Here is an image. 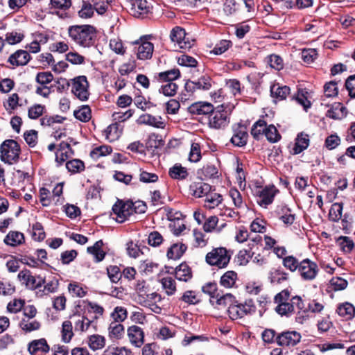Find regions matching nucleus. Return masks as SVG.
I'll use <instances>...</instances> for the list:
<instances>
[{
    "instance_id": "f257e3e1",
    "label": "nucleus",
    "mask_w": 355,
    "mask_h": 355,
    "mask_svg": "<svg viewBox=\"0 0 355 355\" xmlns=\"http://www.w3.org/2000/svg\"><path fill=\"white\" fill-rule=\"evenodd\" d=\"M251 135L256 139L265 135L270 143H276L281 139V135L274 125L267 126L266 122L263 119L258 120L252 127Z\"/></svg>"
},
{
    "instance_id": "f03ea898",
    "label": "nucleus",
    "mask_w": 355,
    "mask_h": 355,
    "mask_svg": "<svg viewBox=\"0 0 355 355\" xmlns=\"http://www.w3.org/2000/svg\"><path fill=\"white\" fill-rule=\"evenodd\" d=\"M69 35L78 44H89L96 37V31L89 25L73 26L69 28Z\"/></svg>"
},
{
    "instance_id": "7ed1b4c3",
    "label": "nucleus",
    "mask_w": 355,
    "mask_h": 355,
    "mask_svg": "<svg viewBox=\"0 0 355 355\" xmlns=\"http://www.w3.org/2000/svg\"><path fill=\"white\" fill-rule=\"evenodd\" d=\"M231 254L223 247L213 248L205 257L206 262L211 266L218 268H226L230 263Z\"/></svg>"
},
{
    "instance_id": "20e7f679",
    "label": "nucleus",
    "mask_w": 355,
    "mask_h": 355,
    "mask_svg": "<svg viewBox=\"0 0 355 355\" xmlns=\"http://www.w3.org/2000/svg\"><path fill=\"white\" fill-rule=\"evenodd\" d=\"M0 151L1 160L12 164L19 159L20 146L15 140L7 139L1 144Z\"/></svg>"
},
{
    "instance_id": "39448f33",
    "label": "nucleus",
    "mask_w": 355,
    "mask_h": 355,
    "mask_svg": "<svg viewBox=\"0 0 355 355\" xmlns=\"http://www.w3.org/2000/svg\"><path fill=\"white\" fill-rule=\"evenodd\" d=\"M17 280L22 286L31 291L40 288L45 283V278L40 275L35 276L28 269L24 268L17 275Z\"/></svg>"
},
{
    "instance_id": "423d86ee",
    "label": "nucleus",
    "mask_w": 355,
    "mask_h": 355,
    "mask_svg": "<svg viewBox=\"0 0 355 355\" xmlns=\"http://www.w3.org/2000/svg\"><path fill=\"white\" fill-rule=\"evenodd\" d=\"M256 311V306L252 300H245L244 303H236L229 307L227 313L232 320L242 318L245 315H251Z\"/></svg>"
},
{
    "instance_id": "0eeeda50",
    "label": "nucleus",
    "mask_w": 355,
    "mask_h": 355,
    "mask_svg": "<svg viewBox=\"0 0 355 355\" xmlns=\"http://www.w3.org/2000/svg\"><path fill=\"white\" fill-rule=\"evenodd\" d=\"M277 191L275 186L257 187L255 189L254 195L258 205L266 208L272 203Z\"/></svg>"
},
{
    "instance_id": "6e6552de",
    "label": "nucleus",
    "mask_w": 355,
    "mask_h": 355,
    "mask_svg": "<svg viewBox=\"0 0 355 355\" xmlns=\"http://www.w3.org/2000/svg\"><path fill=\"white\" fill-rule=\"evenodd\" d=\"M229 123L227 113L223 109V106H218L209 113V126L214 129L225 128Z\"/></svg>"
},
{
    "instance_id": "1a4fd4ad",
    "label": "nucleus",
    "mask_w": 355,
    "mask_h": 355,
    "mask_svg": "<svg viewBox=\"0 0 355 355\" xmlns=\"http://www.w3.org/2000/svg\"><path fill=\"white\" fill-rule=\"evenodd\" d=\"M89 83L86 76H80L72 80L71 92L80 101H87L89 96Z\"/></svg>"
},
{
    "instance_id": "9d476101",
    "label": "nucleus",
    "mask_w": 355,
    "mask_h": 355,
    "mask_svg": "<svg viewBox=\"0 0 355 355\" xmlns=\"http://www.w3.org/2000/svg\"><path fill=\"white\" fill-rule=\"evenodd\" d=\"M298 272L304 281L313 280L319 272L317 263L309 259H304L300 262Z\"/></svg>"
},
{
    "instance_id": "9b49d317",
    "label": "nucleus",
    "mask_w": 355,
    "mask_h": 355,
    "mask_svg": "<svg viewBox=\"0 0 355 355\" xmlns=\"http://www.w3.org/2000/svg\"><path fill=\"white\" fill-rule=\"evenodd\" d=\"M301 338L300 333L296 331H286L277 335L276 343L283 347H291L297 345Z\"/></svg>"
},
{
    "instance_id": "f8f14e48",
    "label": "nucleus",
    "mask_w": 355,
    "mask_h": 355,
    "mask_svg": "<svg viewBox=\"0 0 355 355\" xmlns=\"http://www.w3.org/2000/svg\"><path fill=\"white\" fill-rule=\"evenodd\" d=\"M133 202H123L121 200L117 201L112 207V211L116 216V220L122 223L133 214Z\"/></svg>"
},
{
    "instance_id": "ddd939ff",
    "label": "nucleus",
    "mask_w": 355,
    "mask_h": 355,
    "mask_svg": "<svg viewBox=\"0 0 355 355\" xmlns=\"http://www.w3.org/2000/svg\"><path fill=\"white\" fill-rule=\"evenodd\" d=\"M170 38L172 42L181 44H190L191 42H196V39L185 30L180 26L174 27L170 33Z\"/></svg>"
},
{
    "instance_id": "4468645a",
    "label": "nucleus",
    "mask_w": 355,
    "mask_h": 355,
    "mask_svg": "<svg viewBox=\"0 0 355 355\" xmlns=\"http://www.w3.org/2000/svg\"><path fill=\"white\" fill-rule=\"evenodd\" d=\"M248 138V134L245 126L237 125L233 127V135L230 139L231 143L239 147L246 145Z\"/></svg>"
},
{
    "instance_id": "2eb2a0df",
    "label": "nucleus",
    "mask_w": 355,
    "mask_h": 355,
    "mask_svg": "<svg viewBox=\"0 0 355 355\" xmlns=\"http://www.w3.org/2000/svg\"><path fill=\"white\" fill-rule=\"evenodd\" d=\"M49 350L50 347L45 338L33 340L28 345V351L31 355H42Z\"/></svg>"
},
{
    "instance_id": "dca6fc26",
    "label": "nucleus",
    "mask_w": 355,
    "mask_h": 355,
    "mask_svg": "<svg viewBox=\"0 0 355 355\" xmlns=\"http://www.w3.org/2000/svg\"><path fill=\"white\" fill-rule=\"evenodd\" d=\"M210 302L212 305H215L218 309L230 307L234 303H236L235 297L231 293H226L224 295H220L217 293L216 295L210 299Z\"/></svg>"
},
{
    "instance_id": "f3484780",
    "label": "nucleus",
    "mask_w": 355,
    "mask_h": 355,
    "mask_svg": "<svg viewBox=\"0 0 355 355\" xmlns=\"http://www.w3.org/2000/svg\"><path fill=\"white\" fill-rule=\"evenodd\" d=\"M213 105L205 101H198L191 104L188 111L193 115H207L213 111Z\"/></svg>"
},
{
    "instance_id": "a211bd4d",
    "label": "nucleus",
    "mask_w": 355,
    "mask_h": 355,
    "mask_svg": "<svg viewBox=\"0 0 355 355\" xmlns=\"http://www.w3.org/2000/svg\"><path fill=\"white\" fill-rule=\"evenodd\" d=\"M128 336L133 345L141 347L143 345L144 334L141 327L136 325L130 327L128 329Z\"/></svg>"
},
{
    "instance_id": "6ab92c4d",
    "label": "nucleus",
    "mask_w": 355,
    "mask_h": 355,
    "mask_svg": "<svg viewBox=\"0 0 355 355\" xmlns=\"http://www.w3.org/2000/svg\"><path fill=\"white\" fill-rule=\"evenodd\" d=\"M211 186L202 182H195L190 184L189 192L196 198H202L210 192Z\"/></svg>"
},
{
    "instance_id": "aec40b11",
    "label": "nucleus",
    "mask_w": 355,
    "mask_h": 355,
    "mask_svg": "<svg viewBox=\"0 0 355 355\" xmlns=\"http://www.w3.org/2000/svg\"><path fill=\"white\" fill-rule=\"evenodd\" d=\"M6 245L17 247L25 242V237L23 233L18 231H10L3 239Z\"/></svg>"
},
{
    "instance_id": "412c9836",
    "label": "nucleus",
    "mask_w": 355,
    "mask_h": 355,
    "mask_svg": "<svg viewBox=\"0 0 355 355\" xmlns=\"http://www.w3.org/2000/svg\"><path fill=\"white\" fill-rule=\"evenodd\" d=\"M174 274L176 279L185 282H189L193 277L191 268L185 263H182L177 266Z\"/></svg>"
},
{
    "instance_id": "4be33fe9",
    "label": "nucleus",
    "mask_w": 355,
    "mask_h": 355,
    "mask_svg": "<svg viewBox=\"0 0 355 355\" xmlns=\"http://www.w3.org/2000/svg\"><path fill=\"white\" fill-rule=\"evenodd\" d=\"M309 146V136L304 132L297 135L295 145L292 149L293 155H297L304 151Z\"/></svg>"
},
{
    "instance_id": "5701e85b",
    "label": "nucleus",
    "mask_w": 355,
    "mask_h": 355,
    "mask_svg": "<svg viewBox=\"0 0 355 355\" xmlns=\"http://www.w3.org/2000/svg\"><path fill=\"white\" fill-rule=\"evenodd\" d=\"M150 8V5L146 0H135L132 3L131 10L135 17H140L148 13Z\"/></svg>"
},
{
    "instance_id": "b1692460",
    "label": "nucleus",
    "mask_w": 355,
    "mask_h": 355,
    "mask_svg": "<svg viewBox=\"0 0 355 355\" xmlns=\"http://www.w3.org/2000/svg\"><path fill=\"white\" fill-rule=\"evenodd\" d=\"M30 58L31 56L26 51L18 50L9 57L8 62L12 65H25Z\"/></svg>"
},
{
    "instance_id": "393cba45",
    "label": "nucleus",
    "mask_w": 355,
    "mask_h": 355,
    "mask_svg": "<svg viewBox=\"0 0 355 355\" xmlns=\"http://www.w3.org/2000/svg\"><path fill=\"white\" fill-rule=\"evenodd\" d=\"M268 279L273 285H280L288 282V274L282 269H272L270 271Z\"/></svg>"
},
{
    "instance_id": "a878e982",
    "label": "nucleus",
    "mask_w": 355,
    "mask_h": 355,
    "mask_svg": "<svg viewBox=\"0 0 355 355\" xmlns=\"http://www.w3.org/2000/svg\"><path fill=\"white\" fill-rule=\"evenodd\" d=\"M279 218L286 225H292L295 220V215L286 205H283L277 209Z\"/></svg>"
},
{
    "instance_id": "bb28decb",
    "label": "nucleus",
    "mask_w": 355,
    "mask_h": 355,
    "mask_svg": "<svg viewBox=\"0 0 355 355\" xmlns=\"http://www.w3.org/2000/svg\"><path fill=\"white\" fill-rule=\"evenodd\" d=\"M139 122L157 128H164V122L161 116H155L149 114H143L139 117Z\"/></svg>"
},
{
    "instance_id": "cd10ccee",
    "label": "nucleus",
    "mask_w": 355,
    "mask_h": 355,
    "mask_svg": "<svg viewBox=\"0 0 355 355\" xmlns=\"http://www.w3.org/2000/svg\"><path fill=\"white\" fill-rule=\"evenodd\" d=\"M237 280V273L233 270H228L221 276L220 284L224 288H232L235 286Z\"/></svg>"
},
{
    "instance_id": "c85d7f7f",
    "label": "nucleus",
    "mask_w": 355,
    "mask_h": 355,
    "mask_svg": "<svg viewBox=\"0 0 355 355\" xmlns=\"http://www.w3.org/2000/svg\"><path fill=\"white\" fill-rule=\"evenodd\" d=\"M337 313L345 320H351L355 315V307L349 302L340 304L336 309Z\"/></svg>"
},
{
    "instance_id": "c756f323",
    "label": "nucleus",
    "mask_w": 355,
    "mask_h": 355,
    "mask_svg": "<svg viewBox=\"0 0 355 355\" xmlns=\"http://www.w3.org/2000/svg\"><path fill=\"white\" fill-rule=\"evenodd\" d=\"M168 175L172 179L183 180L188 177L189 173L187 168L177 163L169 168Z\"/></svg>"
},
{
    "instance_id": "7c9ffc66",
    "label": "nucleus",
    "mask_w": 355,
    "mask_h": 355,
    "mask_svg": "<svg viewBox=\"0 0 355 355\" xmlns=\"http://www.w3.org/2000/svg\"><path fill=\"white\" fill-rule=\"evenodd\" d=\"M180 77V71L178 69H173L158 73L155 78L158 82H173Z\"/></svg>"
},
{
    "instance_id": "2f4dec72",
    "label": "nucleus",
    "mask_w": 355,
    "mask_h": 355,
    "mask_svg": "<svg viewBox=\"0 0 355 355\" xmlns=\"http://www.w3.org/2000/svg\"><path fill=\"white\" fill-rule=\"evenodd\" d=\"M103 245V241L99 240L94 245L87 248V252L94 256L96 262H100L105 258V252L102 249Z\"/></svg>"
},
{
    "instance_id": "473e14b6",
    "label": "nucleus",
    "mask_w": 355,
    "mask_h": 355,
    "mask_svg": "<svg viewBox=\"0 0 355 355\" xmlns=\"http://www.w3.org/2000/svg\"><path fill=\"white\" fill-rule=\"evenodd\" d=\"M19 326L24 331L30 333L40 329L41 324L34 318H22L19 323Z\"/></svg>"
},
{
    "instance_id": "72a5a7b5",
    "label": "nucleus",
    "mask_w": 355,
    "mask_h": 355,
    "mask_svg": "<svg viewBox=\"0 0 355 355\" xmlns=\"http://www.w3.org/2000/svg\"><path fill=\"white\" fill-rule=\"evenodd\" d=\"M271 96L278 100H284L290 93L288 86H282L279 84H274L270 87Z\"/></svg>"
},
{
    "instance_id": "f704fd0d",
    "label": "nucleus",
    "mask_w": 355,
    "mask_h": 355,
    "mask_svg": "<svg viewBox=\"0 0 355 355\" xmlns=\"http://www.w3.org/2000/svg\"><path fill=\"white\" fill-rule=\"evenodd\" d=\"M223 201V196L217 193H208L205 196V207L209 209H214Z\"/></svg>"
},
{
    "instance_id": "c9c22d12",
    "label": "nucleus",
    "mask_w": 355,
    "mask_h": 355,
    "mask_svg": "<svg viewBox=\"0 0 355 355\" xmlns=\"http://www.w3.org/2000/svg\"><path fill=\"white\" fill-rule=\"evenodd\" d=\"M75 330L79 331H85L89 329L93 324V321L85 316L73 315Z\"/></svg>"
},
{
    "instance_id": "e433bc0d",
    "label": "nucleus",
    "mask_w": 355,
    "mask_h": 355,
    "mask_svg": "<svg viewBox=\"0 0 355 355\" xmlns=\"http://www.w3.org/2000/svg\"><path fill=\"white\" fill-rule=\"evenodd\" d=\"M187 247L183 243H175L167 251V257L171 259H178L185 252Z\"/></svg>"
},
{
    "instance_id": "4c0bfd02",
    "label": "nucleus",
    "mask_w": 355,
    "mask_h": 355,
    "mask_svg": "<svg viewBox=\"0 0 355 355\" xmlns=\"http://www.w3.org/2000/svg\"><path fill=\"white\" fill-rule=\"evenodd\" d=\"M162 287L168 295H173L176 292V282L171 276L164 277L160 279Z\"/></svg>"
},
{
    "instance_id": "58836bf2",
    "label": "nucleus",
    "mask_w": 355,
    "mask_h": 355,
    "mask_svg": "<svg viewBox=\"0 0 355 355\" xmlns=\"http://www.w3.org/2000/svg\"><path fill=\"white\" fill-rule=\"evenodd\" d=\"M68 291L73 297H83L87 294L86 288H83L79 283L72 282L68 285Z\"/></svg>"
},
{
    "instance_id": "ea45409f",
    "label": "nucleus",
    "mask_w": 355,
    "mask_h": 355,
    "mask_svg": "<svg viewBox=\"0 0 355 355\" xmlns=\"http://www.w3.org/2000/svg\"><path fill=\"white\" fill-rule=\"evenodd\" d=\"M106 139L110 141L117 139L121 135L119 124L117 123L110 124L105 130Z\"/></svg>"
},
{
    "instance_id": "a19ab883",
    "label": "nucleus",
    "mask_w": 355,
    "mask_h": 355,
    "mask_svg": "<svg viewBox=\"0 0 355 355\" xmlns=\"http://www.w3.org/2000/svg\"><path fill=\"white\" fill-rule=\"evenodd\" d=\"M161 37L157 35L148 34L141 36L138 40L132 42V44H153L161 42Z\"/></svg>"
},
{
    "instance_id": "79ce46f5",
    "label": "nucleus",
    "mask_w": 355,
    "mask_h": 355,
    "mask_svg": "<svg viewBox=\"0 0 355 355\" xmlns=\"http://www.w3.org/2000/svg\"><path fill=\"white\" fill-rule=\"evenodd\" d=\"M313 0H296L293 2L292 0H286L284 3V6L286 8L291 9L297 7L299 9L306 8L312 6Z\"/></svg>"
},
{
    "instance_id": "37998d69",
    "label": "nucleus",
    "mask_w": 355,
    "mask_h": 355,
    "mask_svg": "<svg viewBox=\"0 0 355 355\" xmlns=\"http://www.w3.org/2000/svg\"><path fill=\"white\" fill-rule=\"evenodd\" d=\"M73 115L79 121L87 122L92 117L91 110L88 105H83L79 110H75Z\"/></svg>"
},
{
    "instance_id": "c03bdc74",
    "label": "nucleus",
    "mask_w": 355,
    "mask_h": 355,
    "mask_svg": "<svg viewBox=\"0 0 355 355\" xmlns=\"http://www.w3.org/2000/svg\"><path fill=\"white\" fill-rule=\"evenodd\" d=\"M154 46H138L136 53L139 60H148L151 58Z\"/></svg>"
},
{
    "instance_id": "a18cd8bd",
    "label": "nucleus",
    "mask_w": 355,
    "mask_h": 355,
    "mask_svg": "<svg viewBox=\"0 0 355 355\" xmlns=\"http://www.w3.org/2000/svg\"><path fill=\"white\" fill-rule=\"evenodd\" d=\"M283 266L291 272L298 270L300 262L298 260L292 255L286 256L282 260Z\"/></svg>"
},
{
    "instance_id": "49530a36",
    "label": "nucleus",
    "mask_w": 355,
    "mask_h": 355,
    "mask_svg": "<svg viewBox=\"0 0 355 355\" xmlns=\"http://www.w3.org/2000/svg\"><path fill=\"white\" fill-rule=\"evenodd\" d=\"M66 168L69 172L76 173H80L85 169V164L83 161L74 159L66 163Z\"/></svg>"
},
{
    "instance_id": "de8ad7c7",
    "label": "nucleus",
    "mask_w": 355,
    "mask_h": 355,
    "mask_svg": "<svg viewBox=\"0 0 355 355\" xmlns=\"http://www.w3.org/2000/svg\"><path fill=\"white\" fill-rule=\"evenodd\" d=\"M336 242L341 250L345 253L350 252L354 247V242L347 236H340Z\"/></svg>"
},
{
    "instance_id": "09e8293b",
    "label": "nucleus",
    "mask_w": 355,
    "mask_h": 355,
    "mask_svg": "<svg viewBox=\"0 0 355 355\" xmlns=\"http://www.w3.org/2000/svg\"><path fill=\"white\" fill-rule=\"evenodd\" d=\"M124 332L123 325L120 322H112L109 327L110 336L114 338H119Z\"/></svg>"
},
{
    "instance_id": "8fccbe9b",
    "label": "nucleus",
    "mask_w": 355,
    "mask_h": 355,
    "mask_svg": "<svg viewBox=\"0 0 355 355\" xmlns=\"http://www.w3.org/2000/svg\"><path fill=\"white\" fill-rule=\"evenodd\" d=\"M178 89V85L173 83L170 82L162 85L159 89V92L163 94L166 96H173L176 94Z\"/></svg>"
},
{
    "instance_id": "3c124183",
    "label": "nucleus",
    "mask_w": 355,
    "mask_h": 355,
    "mask_svg": "<svg viewBox=\"0 0 355 355\" xmlns=\"http://www.w3.org/2000/svg\"><path fill=\"white\" fill-rule=\"evenodd\" d=\"M72 323L71 321L66 320L62 323V338L64 343H69L73 336L72 331Z\"/></svg>"
},
{
    "instance_id": "603ef678",
    "label": "nucleus",
    "mask_w": 355,
    "mask_h": 355,
    "mask_svg": "<svg viewBox=\"0 0 355 355\" xmlns=\"http://www.w3.org/2000/svg\"><path fill=\"white\" fill-rule=\"evenodd\" d=\"M202 157L200 146L198 143H193L189 154V160L191 162H198Z\"/></svg>"
},
{
    "instance_id": "864d4df0",
    "label": "nucleus",
    "mask_w": 355,
    "mask_h": 355,
    "mask_svg": "<svg viewBox=\"0 0 355 355\" xmlns=\"http://www.w3.org/2000/svg\"><path fill=\"white\" fill-rule=\"evenodd\" d=\"M318 57V52L315 49H304L301 53V58L306 64H311Z\"/></svg>"
},
{
    "instance_id": "5fc2aeb1",
    "label": "nucleus",
    "mask_w": 355,
    "mask_h": 355,
    "mask_svg": "<svg viewBox=\"0 0 355 355\" xmlns=\"http://www.w3.org/2000/svg\"><path fill=\"white\" fill-rule=\"evenodd\" d=\"M343 203H334L329 210V217L333 221H338L342 217Z\"/></svg>"
},
{
    "instance_id": "6e6d98bb",
    "label": "nucleus",
    "mask_w": 355,
    "mask_h": 355,
    "mask_svg": "<svg viewBox=\"0 0 355 355\" xmlns=\"http://www.w3.org/2000/svg\"><path fill=\"white\" fill-rule=\"evenodd\" d=\"M88 345L93 350H96L103 347L105 345V339L99 335H92L89 338Z\"/></svg>"
},
{
    "instance_id": "4d7b16f0",
    "label": "nucleus",
    "mask_w": 355,
    "mask_h": 355,
    "mask_svg": "<svg viewBox=\"0 0 355 355\" xmlns=\"http://www.w3.org/2000/svg\"><path fill=\"white\" fill-rule=\"evenodd\" d=\"M25 302L21 299H14L10 301L7 305V310L12 313H17L19 312L24 306Z\"/></svg>"
},
{
    "instance_id": "13d9d810",
    "label": "nucleus",
    "mask_w": 355,
    "mask_h": 355,
    "mask_svg": "<svg viewBox=\"0 0 355 355\" xmlns=\"http://www.w3.org/2000/svg\"><path fill=\"white\" fill-rule=\"evenodd\" d=\"M107 273L110 281L113 283L118 282L122 276L120 268L116 266H110L107 267Z\"/></svg>"
},
{
    "instance_id": "bf43d9fd",
    "label": "nucleus",
    "mask_w": 355,
    "mask_h": 355,
    "mask_svg": "<svg viewBox=\"0 0 355 355\" xmlns=\"http://www.w3.org/2000/svg\"><path fill=\"white\" fill-rule=\"evenodd\" d=\"M111 317L114 320L113 322H123L127 318V311L124 307L116 306L114 308L113 312L112 313Z\"/></svg>"
},
{
    "instance_id": "052dcab7",
    "label": "nucleus",
    "mask_w": 355,
    "mask_h": 355,
    "mask_svg": "<svg viewBox=\"0 0 355 355\" xmlns=\"http://www.w3.org/2000/svg\"><path fill=\"white\" fill-rule=\"evenodd\" d=\"M275 311L281 315L288 316L293 313V305L287 302L280 303L276 306Z\"/></svg>"
},
{
    "instance_id": "680f3d73",
    "label": "nucleus",
    "mask_w": 355,
    "mask_h": 355,
    "mask_svg": "<svg viewBox=\"0 0 355 355\" xmlns=\"http://www.w3.org/2000/svg\"><path fill=\"white\" fill-rule=\"evenodd\" d=\"M64 118L59 116H44L40 119L42 125L51 126L54 123H61L64 121Z\"/></svg>"
},
{
    "instance_id": "e2e57ef3",
    "label": "nucleus",
    "mask_w": 355,
    "mask_h": 355,
    "mask_svg": "<svg viewBox=\"0 0 355 355\" xmlns=\"http://www.w3.org/2000/svg\"><path fill=\"white\" fill-rule=\"evenodd\" d=\"M94 10V6L91 3H87L83 0L82 8L79 10L78 15L81 18H89L93 15Z\"/></svg>"
},
{
    "instance_id": "0e129e2a",
    "label": "nucleus",
    "mask_w": 355,
    "mask_h": 355,
    "mask_svg": "<svg viewBox=\"0 0 355 355\" xmlns=\"http://www.w3.org/2000/svg\"><path fill=\"white\" fill-rule=\"evenodd\" d=\"M218 168L215 165L208 164L201 169V173L205 178H215L218 176Z\"/></svg>"
},
{
    "instance_id": "69168bd1",
    "label": "nucleus",
    "mask_w": 355,
    "mask_h": 355,
    "mask_svg": "<svg viewBox=\"0 0 355 355\" xmlns=\"http://www.w3.org/2000/svg\"><path fill=\"white\" fill-rule=\"evenodd\" d=\"M239 8L236 0H225L223 3V12L227 15H233Z\"/></svg>"
},
{
    "instance_id": "338daca9",
    "label": "nucleus",
    "mask_w": 355,
    "mask_h": 355,
    "mask_svg": "<svg viewBox=\"0 0 355 355\" xmlns=\"http://www.w3.org/2000/svg\"><path fill=\"white\" fill-rule=\"evenodd\" d=\"M112 148L109 146H101L95 148L91 152V156L94 159H98L101 156H105L112 153Z\"/></svg>"
},
{
    "instance_id": "774afa93",
    "label": "nucleus",
    "mask_w": 355,
    "mask_h": 355,
    "mask_svg": "<svg viewBox=\"0 0 355 355\" xmlns=\"http://www.w3.org/2000/svg\"><path fill=\"white\" fill-rule=\"evenodd\" d=\"M44 227L40 223H35L33 225V238L35 241H42L45 238Z\"/></svg>"
}]
</instances>
